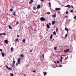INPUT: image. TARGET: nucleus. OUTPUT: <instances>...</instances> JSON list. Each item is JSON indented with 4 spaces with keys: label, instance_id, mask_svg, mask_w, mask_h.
I'll use <instances>...</instances> for the list:
<instances>
[{
    "label": "nucleus",
    "instance_id": "nucleus-1",
    "mask_svg": "<svg viewBox=\"0 0 76 76\" xmlns=\"http://www.w3.org/2000/svg\"><path fill=\"white\" fill-rule=\"evenodd\" d=\"M21 60V58H19L18 60V64H20V60Z\"/></svg>",
    "mask_w": 76,
    "mask_h": 76
},
{
    "label": "nucleus",
    "instance_id": "nucleus-2",
    "mask_svg": "<svg viewBox=\"0 0 76 76\" xmlns=\"http://www.w3.org/2000/svg\"><path fill=\"white\" fill-rule=\"evenodd\" d=\"M40 20L41 21H45V18L43 17H41L40 18Z\"/></svg>",
    "mask_w": 76,
    "mask_h": 76
},
{
    "label": "nucleus",
    "instance_id": "nucleus-3",
    "mask_svg": "<svg viewBox=\"0 0 76 76\" xmlns=\"http://www.w3.org/2000/svg\"><path fill=\"white\" fill-rule=\"evenodd\" d=\"M6 66L7 68V69L8 70H12V69L11 68H9V67H8V66H7V65H6Z\"/></svg>",
    "mask_w": 76,
    "mask_h": 76
},
{
    "label": "nucleus",
    "instance_id": "nucleus-4",
    "mask_svg": "<svg viewBox=\"0 0 76 76\" xmlns=\"http://www.w3.org/2000/svg\"><path fill=\"white\" fill-rule=\"evenodd\" d=\"M6 44H8V40H7L6 39L4 40Z\"/></svg>",
    "mask_w": 76,
    "mask_h": 76
},
{
    "label": "nucleus",
    "instance_id": "nucleus-5",
    "mask_svg": "<svg viewBox=\"0 0 76 76\" xmlns=\"http://www.w3.org/2000/svg\"><path fill=\"white\" fill-rule=\"evenodd\" d=\"M37 8L38 9H40L41 8V6H40V5H38L37 6Z\"/></svg>",
    "mask_w": 76,
    "mask_h": 76
},
{
    "label": "nucleus",
    "instance_id": "nucleus-6",
    "mask_svg": "<svg viewBox=\"0 0 76 76\" xmlns=\"http://www.w3.org/2000/svg\"><path fill=\"white\" fill-rule=\"evenodd\" d=\"M64 52L65 53H66V52H68V51H69V49H68L67 50H64Z\"/></svg>",
    "mask_w": 76,
    "mask_h": 76
},
{
    "label": "nucleus",
    "instance_id": "nucleus-7",
    "mask_svg": "<svg viewBox=\"0 0 76 76\" xmlns=\"http://www.w3.org/2000/svg\"><path fill=\"white\" fill-rule=\"evenodd\" d=\"M37 9V7H35V6L33 7V10H36Z\"/></svg>",
    "mask_w": 76,
    "mask_h": 76
},
{
    "label": "nucleus",
    "instance_id": "nucleus-8",
    "mask_svg": "<svg viewBox=\"0 0 76 76\" xmlns=\"http://www.w3.org/2000/svg\"><path fill=\"white\" fill-rule=\"evenodd\" d=\"M6 35V33H1L0 34V35Z\"/></svg>",
    "mask_w": 76,
    "mask_h": 76
},
{
    "label": "nucleus",
    "instance_id": "nucleus-9",
    "mask_svg": "<svg viewBox=\"0 0 76 76\" xmlns=\"http://www.w3.org/2000/svg\"><path fill=\"white\" fill-rule=\"evenodd\" d=\"M1 54L2 57H4V53L1 52Z\"/></svg>",
    "mask_w": 76,
    "mask_h": 76
},
{
    "label": "nucleus",
    "instance_id": "nucleus-10",
    "mask_svg": "<svg viewBox=\"0 0 76 76\" xmlns=\"http://www.w3.org/2000/svg\"><path fill=\"white\" fill-rule=\"evenodd\" d=\"M55 22H56V21H52V25H54V24H55Z\"/></svg>",
    "mask_w": 76,
    "mask_h": 76
},
{
    "label": "nucleus",
    "instance_id": "nucleus-11",
    "mask_svg": "<svg viewBox=\"0 0 76 76\" xmlns=\"http://www.w3.org/2000/svg\"><path fill=\"white\" fill-rule=\"evenodd\" d=\"M30 2H29L30 4H32L33 3V0H30Z\"/></svg>",
    "mask_w": 76,
    "mask_h": 76
},
{
    "label": "nucleus",
    "instance_id": "nucleus-12",
    "mask_svg": "<svg viewBox=\"0 0 76 76\" xmlns=\"http://www.w3.org/2000/svg\"><path fill=\"white\" fill-rule=\"evenodd\" d=\"M56 10H60V8H56L55 9Z\"/></svg>",
    "mask_w": 76,
    "mask_h": 76
},
{
    "label": "nucleus",
    "instance_id": "nucleus-13",
    "mask_svg": "<svg viewBox=\"0 0 76 76\" xmlns=\"http://www.w3.org/2000/svg\"><path fill=\"white\" fill-rule=\"evenodd\" d=\"M48 29H49V28H50V26H49V25L48 24H47L46 25Z\"/></svg>",
    "mask_w": 76,
    "mask_h": 76
},
{
    "label": "nucleus",
    "instance_id": "nucleus-14",
    "mask_svg": "<svg viewBox=\"0 0 76 76\" xmlns=\"http://www.w3.org/2000/svg\"><path fill=\"white\" fill-rule=\"evenodd\" d=\"M49 6L50 7H51V2H49Z\"/></svg>",
    "mask_w": 76,
    "mask_h": 76
},
{
    "label": "nucleus",
    "instance_id": "nucleus-15",
    "mask_svg": "<svg viewBox=\"0 0 76 76\" xmlns=\"http://www.w3.org/2000/svg\"><path fill=\"white\" fill-rule=\"evenodd\" d=\"M11 50L12 51H12H13V50H14V48H13V47H12L11 48Z\"/></svg>",
    "mask_w": 76,
    "mask_h": 76
},
{
    "label": "nucleus",
    "instance_id": "nucleus-16",
    "mask_svg": "<svg viewBox=\"0 0 76 76\" xmlns=\"http://www.w3.org/2000/svg\"><path fill=\"white\" fill-rule=\"evenodd\" d=\"M53 18H56V14H54L53 15Z\"/></svg>",
    "mask_w": 76,
    "mask_h": 76
},
{
    "label": "nucleus",
    "instance_id": "nucleus-17",
    "mask_svg": "<svg viewBox=\"0 0 76 76\" xmlns=\"http://www.w3.org/2000/svg\"><path fill=\"white\" fill-rule=\"evenodd\" d=\"M53 38V34H51L50 35V39H51Z\"/></svg>",
    "mask_w": 76,
    "mask_h": 76
},
{
    "label": "nucleus",
    "instance_id": "nucleus-18",
    "mask_svg": "<svg viewBox=\"0 0 76 76\" xmlns=\"http://www.w3.org/2000/svg\"><path fill=\"white\" fill-rule=\"evenodd\" d=\"M9 28L10 29H12V27L11 26H9Z\"/></svg>",
    "mask_w": 76,
    "mask_h": 76
},
{
    "label": "nucleus",
    "instance_id": "nucleus-19",
    "mask_svg": "<svg viewBox=\"0 0 76 76\" xmlns=\"http://www.w3.org/2000/svg\"><path fill=\"white\" fill-rule=\"evenodd\" d=\"M67 7H68V8H70L71 7H70V6L69 5H67Z\"/></svg>",
    "mask_w": 76,
    "mask_h": 76
},
{
    "label": "nucleus",
    "instance_id": "nucleus-20",
    "mask_svg": "<svg viewBox=\"0 0 76 76\" xmlns=\"http://www.w3.org/2000/svg\"><path fill=\"white\" fill-rule=\"evenodd\" d=\"M65 29L67 32H69V29H68L67 28H65Z\"/></svg>",
    "mask_w": 76,
    "mask_h": 76
},
{
    "label": "nucleus",
    "instance_id": "nucleus-21",
    "mask_svg": "<svg viewBox=\"0 0 76 76\" xmlns=\"http://www.w3.org/2000/svg\"><path fill=\"white\" fill-rule=\"evenodd\" d=\"M56 32H58V28L56 27Z\"/></svg>",
    "mask_w": 76,
    "mask_h": 76
},
{
    "label": "nucleus",
    "instance_id": "nucleus-22",
    "mask_svg": "<svg viewBox=\"0 0 76 76\" xmlns=\"http://www.w3.org/2000/svg\"><path fill=\"white\" fill-rule=\"evenodd\" d=\"M44 76H45L46 75H47V72H43Z\"/></svg>",
    "mask_w": 76,
    "mask_h": 76
},
{
    "label": "nucleus",
    "instance_id": "nucleus-23",
    "mask_svg": "<svg viewBox=\"0 0 76 76\" xmlns=\"http://www.w3.org/2000/svg\"><path fill=\"white\" fill-rule=\"evenodd\" d=\"M53 35H56V31H54L53 33Z\"/></svg>",
    "mask_w": 76,
    "mask_h": 76
},
{
    "label": "nucleus",
    "instance_id": "nucleus-24",
    "mask_svg": "<svg viewBox=\"0 0 76 76\" xmlns=\"http://www.w3.org/2000/svg\"><path fill=\"white\" fill-rule=\"evenodd\" d=\"M70 12L71 13H73L74 11L73 10H70Z\"/></svg>",
    "mask_w": 76,
    "mask_h": 76
},
{
    "label": "nucleus",
    "instance_id": "nucleus-25",
    "mask_svg": "<svg viewBox=\"0 0 76 76\" xmlns=\"http://www.w3.org/2000/svg\"><path fill=\"white\" fill-rule=\"evenodd\" d=\"M20 56L22 57H24V56H23V54H21L20 55Z\"/></svg>",
    "mask_w": 76,
    "mask_h": 76
},
{
    "label": "nucleus",
    "instance_id": "nucleus-26",
    "mask_svg": "<svg viewBox=\"0 0 76 76\" xmlns=\"http://www.w3.org/2000/svg\"><path fill=\"white\" fill-rule=\"evenodd\" d=\"M26 41V40H25V39H23V42H25Z\"/></svg>",
    "mask_w": 76,
    "mask_h": 76
},
{
    "label": "nucleus",
    "instance_id": "nucleus-27",
    "mask_svg": "<svg viewBox=\"0 0 76 76\" xmlns=\"http://www.w3.org/2000/svg\"><path fill=\"white\" fill-rule=\"evenodd\" d=\"M57 48L55 47V48H54V49L55 50H57Z\"/></svg>",
    "mask_w": 76,
    "mask_h": 76
},
{
    "label": "nucleus",
    "instance_id": "nucleus-28",
    "mask_svg": "<svg viewBox=\"0 0 76 76\" xmlns=\"http://www.w3.org/2000/svg\"><path fill=\"white\" fill-rule=\"evenodd\" d=\"M10 76H13V74L12 73H11L10 74Z\"/></svg>",
    "mask_w": 76,
    "mask_h": 76
},
{
    "label": "nucleus",
    "instance_id": "nucleus-29",
    "mask_svg": "<svg viewBox=\"0 0 76 76\" xmlns=\"http://www.w3.org/2000/svg\"><path fill=\"white\" fill-rule=\"evenodd\" d=\"M13 15L14 16H16V15L15 14V12H14Z\"/></svg>",
    "mask_w": 76,
    "mask_h": 76
},
{
    "label": "nucleus",
    "instance_id": "nucleus-30",
    "mask_svg": "<svg viewBox=\"0 0 76 76\" xmlns=\"http://www.w3.org/2000/svg\"><path fill=\"white\" fill-rule=\"evenodd\" d=\"M67 35H68V34H66V35H65V37L66 38H67Z\"/></svg>",
    "mask_w": 76,
    "mask_h": 76
},
{
    "label": "nucleus",
    "instance_id": "nucleus-31",
    "mask_svg": "<svg viewBox=\"0 0 76 76\" xmlns=\"http://www.w3.org/2000/svg\"><path fill=\"white\" fill-rule=\"evenodd\" d=\"M74 19H75V20H76V16H75L74 17Z\"/></svg>",
    "mask_w": 76,
    "mask_h": 76
},
{
    "label": "nucleus",
    "instance_id": "nucleus-32",
    "mask_svg": "<svg viewBox=\"0 0 76 76\" xmlns=\"http://www.w3.org/2000/svg\"><path fill=\"white\" fill-rule=\"evenodd\" d=\"M13 9L11 8L10 9V11H11V12H12V11H13Z\"/></svg>",
    "mask_w": 76,
    "mask_h": 76
},
{
    "label": "nucleus",
    "instance_id": "nucleus-33",
    "mask_svg": "<svg viewBox=\"0 0 76 76\" xmlns=\"http://www.w3.org/2000/svg\"><path fill=\"white\" fill-rule=\"evenodd\" d=\"M18 40H19V39L18 38L17 39H15L16 41H18Z\"/></svg>",
    "mask_w": 76,
    "mask_h": 76
},
{
    "label": "nucleus",
    "instance_id": "nucleus-34",
    "mask_svg": "<svg viewBox=\"0 0 76 76\" xmlns=\"http://www.w3.org/2000/svg\"><path fill=\"white\" fill-rule=\"evenodd\" d=\"M16 62L15 61H13V64H15Z\"/></svg>",
    "mask_w": 76,
    "mask_h": 76
},
{
    "label": "nucleus",
    "instance_id": "nucleus-35",
    "mask_svg": "<svg viewBox=\"0 0 76 76\" xmlns=\"http://www.w3.org/2000/svg\"><path fill=\"white\" fill-rule=\"evenodd\" d=\"M47 14H48V15H50V12H47Z\"/></svg>",
    "mask_w": 76,
    "mask_h": 76
},
{
    "label": "nucleus",
    "instance_id": "nucleus-36",
    "mask_svg": "<svg viewBox=\"0 0 76 76\" xmlns=\"http://www.w3.org/2000/svg\"><path fill=\"white\" fill-rule=\"evenodd\" d=\"M42 57H43V58H44V54H43L42 56Z\"/></svg>",
    "mask_w": 76,
    "mask_h": 76
},
{
    "label": "nucleus",
    "instance_id": "nucleus-37",
    "mask_svg": "<svg viewBox=\"0 0 76 76\" xmlns=\"http://www.w3.org/2000/svg\"><path fill=\"white\" fill-rule=\"evenodd\" d=\"M33 73H35V72H36V70H33Z\"/></svg>",
    "mask_w": 76,
    "mask_h": 76
},
{
    "label": "nucleus",
    "instance_id": "nucleus-38",
    "mask_svg": "<svg viewBox=\"0 0 76 76\" xmlns=\"http://www.w3.org/2000/svg\"><path fill=\"white\" fill-rule=\"evenodd\" d=\"M63 66V65H60L59 66H58V67H61Z\"/></svg>",
    "mask_w": 76,
    "mask_h": 76
},
{
    "label": "nucleus",
    "instance_id": "nucleus-39",
    "mask_svg": "<svg viewBox=\"0 0 76 76\" xmlns=\"http://www.w3.org/2000/svg\"><path fill=\"white\" fill-rule=\"evenodd\" d=\"M66 14H68V13H69V12L68 11H66Z\"/></svg>",
    "mask_w": 76,
    "mask_h": 76
},
{
    "label": "nucleus",
    "instance_id": "nucleus-40",
    "mask_svg": "<svg viewBox=\"0 0 76 76\" xmlns=\"http://www.w3.org/2000/svg\"><path fill=\"white\" fill-rule=\"evenodd\" d=\"M67 58H68V56H67V57H65V59L66 60H67Z\"/></svg>",
    "mask_w": 76,
    "mask_h": 76
},
{
    "label": "nucleus",
    "instance_id": "nucleus-41",
    "mask_svg": "<svg viewBox=\"0 0 76 76\" xmlns=\"http://www.w3.org/2000/svg\"><path fill=\"white\" fill-rule=\"evenodd\" d=\"M0 51H1V52H2L3 51V50H2V49H0Z\"/></svg>",
    "mask_w": 76,
    "mask_h": 76
},
{
    "label": "nucleus",
    "instance_id": "nucleus-42",
    "mask_svg": "<svg viewBox=\"0 0 76 76\" xmlns=\"http://www.w3.org/2000/svg\"><path fill=\"white\" fill-rule=\"evenodd\" d=\"M60 62H61V63L62 62V59H61Z\"/></svg>",
    "mask_w": 76,
    "mask_h": 76
},
{
    "label": "nucleus",
    "instance_id": "nucleus-43",
    "mask_svg": "<svg viewBox=\"0 0 76 76\" xmlns=\"http://www.w3.org/2000/svg\"><path fill=\"white\" fill-rule=\"evenodd\" d=\"M16 66H18V62H17V63L16 64Z\"/></svg>",
    "mask_w": 76,
    "mask_h": 76
},
{
    "label": "nucleus",
    "instance_id": "nucleus-44",
    "mask_svg": "<svg viewBox=\"0 0 76 76\" xmlns=\"http://www.w3.org/2000/svg\"><path fill=\"white\" fill-rule=\"evenodd\" d=\"M12 66H13L14 67V66H15V64H12Z\"/></svg>",
    "mask_w": 76,
    "mask_h": 76
},
{
    "label": "nucleus",
    "instance_id": "nucleus-45",
    "mask_svg": "<svg viewBox=\"0 0 76 76\" xmlns=\"http://www.w3.org/2000/svg\"><path fill=\"white\" fill-rule=\"evenodd\" d=\"M61 59H62L63 58V57H62L61 56L60 57Z\"/></svg>",
    "mask_w": 76,
    "mask_h": 76
},
{
    "label": "nucleus",
    "instance_id": "nucleus-46",
    "mask_svg": "<svg viewBox=\"0 0 76 76\" xmlns=\"http://www.w3.org/2000/svg\"><path fill=\"white\" fill-rule=\"evenodd\" d=\"M19 23V21H18L17 23H16V24H18Z\"/></svg>",
    "mask_w": 76,
    "mask_h": 76
},
{
    "label": "nucleus",
    "instance_id": "nucleus-47",
    "mask_svg": "<svg viewBox=\"0 0 76 76\" xmlns=\"http://www.w3.org/2000/svg\"><path fill=\"white\" fill-rule=\"evenodd\" d=\"M57 63H59V61H57Z\"/></svg>",
    "mask_w": 76,
    "mask_h": 76
},
{
    "label": "nucleus",
    "instance_id": "nucleus-48",
    "mask_svg": "<svg viewBox=\"0 0 76 76\" xmlns=\"http://www.w3.org/2000/svg\"><path fill=\"white\" fill-rule=\"evenodd\" d=\"M67 18V16H66L65 17V18Z\"/></svg>",
    "mask_w": 76,
    "mask_h": 76
},
{
    "label": "nucleus",
    "instance_id": "nucleus-49",
    "mask_svg": "<svg viewBox=\"0 0 76 76\" xmlns=\"http://www.w3.org/2000/svg\"><path fill=\"white\" fill-rule=\"evenodd\" d=\"M58 13L59 14H60V11H59Z\"/></svg>",
    "mask_w": 76,
    "mask_h": 76
},
{
    "label": "nucleus",
    "instance_id": "nucleus-50",
    "mask_svg": "<svg viewBox=\"0 0 76 76\" xmlns=\"http://www.w3.org/2000/svg\"><path fill=\"white\" fill-rule=\"evenodd\" d=\"M30 52H32V50H30Z\"/></svg>",
    "mask_w": 76,
    "mask_h": 76
},
{
    "label": "nucleus",
    "instance_id": "nucleus-51",
    "mask_svg": "<svg viewBox=\"0 0 76 76\" xmlns=\"http://www.w3.org/2000/svg\"><path fill=\"white\" fill-rule=\"evenodd\" d=\"M71 7H72V9H73V6H71Z\"/></svg>",
    "mask_w": 76,
    "mask_h": 76
},
{
    "label": "nucleus",
    "instance_id": "nucleus-52",
    "mask_svg": "<svg viewBox=\"0 0 76 76\" xmlns=\"http://www.w3.org/2000/svg\"><path fill=\"white\" fill-rule=\"evenodd\" d=\"M28 9H31V7H29Z\"/></svg>",
    "mask_w": 76,
    "mask_h": 76
},
{
    "label": "nucleus",
    "instance_id": "nucleus-53",
    "mask_svg": "<svg viewBox=\"0 0 76 76\" xmlns=\"http://www.w3.org/2000/svg\"><path fill=\"white\" fill-rule=\"evenodd\" d=\"M65 7H67V5L65 6Z\"/></svg>",
    "mask_w": 76,
    "mask_h": 76
},
{
    "label": "nucleus",
    "instance_id": "nucleus-54",
    "mask_svg": "<svg viewBox=\"0 0 76 76\" xmlns=\"http://www.w3.org/2000/svg\"><path fill=\"white\" fill-rule=\"evenodd\" d=\"M40 1H44V0H40Z\"/></svg>",
    "mask_w": 76,
    "mask_h": 76
},
{
    "label": "nucleus",
    "instance_id": "nucleus-55",
    "mask_svg": "<svg viewBox=\"0 0 76 76\" xmlns=\"http://www.w3.org/2000/svg\"><path fill=\"white\" fill-rule=\"evenodd\" d=\"M56 67H58V66L57 64H56Z\"/></svg>",
    "mask_w": 76,
    "mask_h": 76
},
{
    "label": "nucleus",
    "instance_id": "nucleus-56",
    "mask_svg": "<svg viewBox=\"0 0 76 76\" xmlns=\"http://www.w3.org/2000/svg\"><path fill=\"white\" fill-rule=\"evenodd\" d=\"M17 37H19V35H17Z\"/></svg>",
    "mask_w": 76,
    "mask_h": 76
},
{
    "label": "nucleus",
    "instance_id": "nucleus-57",
    "mask_svg": "<svg viewBox=\"0 0 76 76\" xmlns=\"http://www.w3.org/2000/svg\"><path fill=\"white\" fill-rule=\"evenodd\" d=\"M54 63H56V64H57V63H56V62L55 61L54 62Z\"/></svg>",
    "mask_w": 76,
    "mask_h": 76
},
{
    "label": "nucleus",
    "instance_id": "nucleus-58",
    "mask_svg": "<svg viewBox=\"0 0 76 76\" xmlns=\"http://www.w3.org/2000/svg\"><path fill=\"white\" fill-rule=\"evenodd\" d=\"M66 55H62L63 56H66Z\"/></svg>",
    "mask_w": 76,
    "mask_h": 76
},
{
    "label": "nucleus",
    "instance_id": "nucleus-59",
    "mask_svg": "<svg viewBox=\"0 0 76 76\" xmlns=\"http://www.w3.org/2000/svg\"><path fill=\"white\" fill-rule=\"evenodd\" d=\"M49 25H51V23H49Z\"/></svg>",
    "mask_w": 76,
    "mask_h": 76
},
{
    "label": "nucleus",
    "instance_id": "nucleus-60",
    "mask_svg": "<svg viewBox=\"0 0 76 76\" xmlns=\"http://www.w3.org/2000/svg\"><path fill=\"white\" fill-rule=\"evenodd\" d=\"M54 39H53V40H52V41H54Z\"/></svg>",
    "mask_w": 76,
    "mask_h": 76
},
{
    "label": "nucleus",
    "instance_id": "nucleus-61",
    "mask_svg": "<svg viewBox=\"0 0 76 76\" xmlns=\"http://www.w3.org/2000/svg\"><path fill=\"white\" fill-rule=\"evenodd\" d=\"M24 76H26V75H25V74L24 75Z\"/></svg>",
    "mask_w": 76,
    "mask_h": 76
},
{
    "label": "nucleus",
    "instance_id": "nucleus-62",
    "mask_svg": "<svg viewBox=\"0 0 76 76\" xmlns=\"http://www.w3.org/2000/svg\"><path fill=\"white\" fill-rule=\"evenodd\" d=\"M61 47L63 48V46H61Z\"/></svg>",
    "mask_w": 76,
    "mask_h": 76
},
{
    "label": "nucleus",
    "instance_id": "nucleus-63",
    "mask_svg": "<svg viewBox=\"0 0 76 76\" xmlns=\"http://www.w3.org/2000/svg\"><path fill=\"white\" fill-rule=\"evenodd\" d=\"M8 76H9V75H8Z\"/></svg>",
    "mask_w": 76,
    "mask_h": 76
},
{
    "label": "nucleus",
    "instance_id": "nucleus-64",
    "mask_svg": "<svg viewBox=\"0 0 76 76\" xmlns=\"http://www.w3.org/2000/svg\"><path fill=\"white\" fill-rule=\"evenodd\" d=\"M0 36H1V35H0Z\"/></svg>",
    "mask_w": 76,
    "mask_h": 76
}]
</instances>
